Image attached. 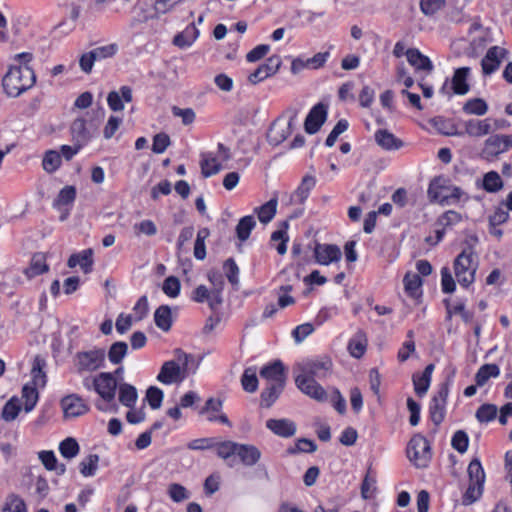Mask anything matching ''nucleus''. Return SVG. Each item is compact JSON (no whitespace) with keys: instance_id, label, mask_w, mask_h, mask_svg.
<instances>
[{"instance_id":"obj_17","label":"nucleus","mask_w":512,"mask_h":512,"mask_svg":"<svg viewBox=\"0 0 512 512\" xmlns=\"http://www.w3.org/2000/svg\"><path fill=\"white\" fill-rule=\"evenodd\" d=\"M505 55L506 50L504 48L498 46L489 48L486 55L481 60L483 73L485 75H490L495 72L499 68Z\"/></svg>"},{"instance_id":"obj_52","label":"nucleus","mask_w":512,"mask_h":512,"mask_svg":"<svg viewBox=\"0 0 512 512\" xmlns=\"http://www.w3.org/2000/svg\"><path fill=\"white\" fill-rule=\"evenodd\" d=\"M210 235L208 228H201L198 233L194 244V256L198 260H203L206 257L205 239Z\"/></svg>"},{"instance_id":"obj_50","label":"nucleus","mask_w":512,"mask_h":512,"mask_svg":"<svg viewBox=\"0 0 512 512\" xmlns=\"http://www.w3.org/2000/svg\"><path fill=\"white\" fill-rule=\"evenodd\" d=\"M241 385L244 391L253 393L258 388V378L255 367H248L241 377Z\"/></svg>"},{"instance_id":"obj_21","label":"nucleus","mask_w":512,"mask_h":512,"mask_svg":"<svg viewBox=\"0 0 512 512\" xmlns=\"http://www.w3.org/2000/svg\"><path fill=\"white\" fill-rule=\"evenodd\" d=\"M266 427L275 435L289 438L296 433V424L290 419H269L266 421Z\"/></svg>"},{"instance_id":"obj_29","label":"nucleus","mask_w":512,"mask_h":512,"mask_svg":"<svg viewBox=\"0 0 512 512\" xmlns=\"http://www.w3.org/2000/svg\"><path fill=\"white\" fill-rule=\"evenodd\" d=\"M70 132L73 142L79 143L82 146L86 145L91 139V134L87 130L86 121L83 118H77L72 122Z\"/></svg>"},{"instance_id":"obj_12","label":"nucleus","mask_w":512,"mask_h":512,"mask_svg":"<svg viewBox=\"0 0 512 512\" xmlns=\"http://www.w3.org/2000/svg\"><path fill=\"white\" fill-rule=\"evenodd\" d=\"M260 376L265 379L269 385L285 386V367L280 360H275L272 363L263 366L260 370Z\"/></svg>"},{"instance_id":"obj_33","label":"nucleus","mask_w":512,"mask_h":512,"mask_svg":"<svg viewBox=\"0 0 512 512\" xmlns=\"http://www.w3.org/2000/svg\"><path fill=\"white\" fill-rule=\"evenodd\" d=\"M48 269L46 256L43 253H35L31 258L29 267L25 270V274L28 278H33L47 272Z\"/></svg>"},{"instance_id":"obj_14","label":"nucleus","mask_w":512,"mask_h":512,"mask_svg":"<svg viewBox=\"0 0 512 512\" xmlns=\"http://www.w3.org/2000/svg\"><path fill=\"white\" fill-rule=\"evenodd\" d=\"M314 256L318 264L329 265L340 261L342 254L337 245L317 243L314 248Z\"/></svg>"},{"instance_id":"obj_57","label":"nucleus","mask_w":512,"mask_h":512,"mask_svg":"<svg viewBox=\"0 0 512 512\" xmlns=\"http://www.w3.org/2000/svg\"><path fill=\"white\" fill-rule=\"evenodd\" d=\"M445 0H420L421 12L426 16H432L444 8Z\"/></svg>"},{"instance_id":"obj_32","label":"nucleus","mask_w":512,"mask_h":512,"mask_svg":"<svg viewBox=\"0 0 512 512\" xmlns=\"http://www.w3.org/2000/svg\"><path fill=\"white\" fill-rule=\"evenodd\" d=\"M76 194L75 186H65L59 191L56 199L53 201V207L61 211L64 207L71 206L76 199Z\"/></svg>"},{"instance_id":"obj_24","label":"nucleus","mask_w":512,"mask_h":512,"mask_svg":"<svg viewBox=\"0 0 512 512\" xmlns=\"http://www.w3.org/2000/svg\"><path fill=\"white\" fill-rule=\"evenodd\" d=\"M188 448H253L246 444H238L232 441H219L216 438H203L192 441Z\"/></svg>"},{"instance_id":"obj_64","label":"nucleus","mask_w":512,"mask_h":512,"mask_svg":"<svg viewBox=\"0 0 512 512\" xmlns=\"http://www.w3.org/2000/svg\"><path fill=\"white\" fill-rule=\"evenodd\" d=\"M118 51V46L115 43L108 44L105 46L97 47L91 50V53L95 55V61L103 60L113 57Z\"/></svg>"},{"instance_id":"obj_39","label":"nucleus","mask_w":512,"mask_h":512,"mask_svg":"<svg viewBox=\"0 0 512 512\" xmlns=\"http://www.w3.org/2000/svg\"><path fill=\"white\" fill-rule=\"evenodd\" d=\"M138 394L136 388L128 383L119 385V401L126 407H133L137 401Z\"/></svg>"},{"instance_id":"obj_13","label":"nucleus","mask_w":512,"mask_h":512,"mask_svg":"<svg viewBox=\"0 0 512 512\" xmlns=\"http://www.w3.org/2000/svg\"><path fill=\"white\" fill-rule=\"evenodd\" d=\"M61 407L66 418L84 415L89 410L88 405L77 394H70L62 398Z\"/></svg>"},{"instance_id":"obj_35","label":"nucleus","mask_w":512,"mask_h":512,"mask_svg":"<svg viewBox=\"0 0 512 512\" xmlns=\"http://www.w3.org/2000/svg\"><path fill=\"white\" fill-rule=\"evenodd\" d=\"M199 31L193 23L189 24L186 29L174 36L173 44L185 48L192 45L195 39L198 37Z\"/></svg>"},{"instance_id":"obj_42","label":"nucleus","mask_w":512,"mask_h":512,"mask_svg":"<svg viewBox=\"0 0 512 512\" xmlns=\"http://www.w3.org/2000/svg\"><path fill=\"white\" fill-rule=\"evenodd\" d=\"M46 366V361L40 357L36 356L33 361L31 374H32V385L36 386H44L46 384V373L44 372V368Z\"/></svg>"},{"instance_id":"obj_19","label":"nucleus","mask_w":512,"mask_h":512,"mask_svg":"<svg viewBox=\"0 0 512 512\" xmlns=\"http://www.w3.org/2000/svg\"><path fill=\"white\" fill-rule=\"evenodd\" d=\"M132 100V89L129 86H121L118 91H111L107 96V104L114 112L122 111L124 103H129Z\"/></svg>"},{"instance_id":"obj_56","label":"nucleus","mask_w":512,"mask_h":512,"mask_svg":"<svg viewBox=\"0 0 512 512\" xmlns=\"http://www.w3.org/2000/svg\"><path fill=\"white\" fill-rule=\"evenodd\" d=\"M99 456L97 454H89L80 463V471L84 476H93L98 467Z\"/></svg>"},{"instance_id":"obj_30","label":"nucleus","mask_w":512,"mask_h":512,"mask_svg":"<svg viewBox=\"0 0 512 512\" xmlns=\"http://www.w3.org/2000/svg\"><path fill=\"white\" fill-rule=\"evenodd\" d=\"M316 185V178L313 175L307 174L305 175L300 185L297 187L295 192L293 193L292 199L296 203H303L309 196L310 191Z\"/></svg>"},{"instance_id":"obj_16","label":"nucleus","mask_w":512,"mask_h":512,"mask_svg":"<svg viewBox=\"0 0 512 512\" xmlns=\"http://www.w3.org/2000/svg\"><path fill=\"white\" fill-rule=\"evenodd\" d=\"M375 143L384 151L392 152L405 146L403 140L395 136L387 129H378L374 133Z\"/></svg>"},{"instance_id":"obj_49","label":"nucleus","mask_w":512,"mask_h":512,"mask_svg":"<svg viewBox=\"0 0 512 512\" xmlns=\"http://www.w3.org/2000/svg\"><path fill=\"white\" fill-rule=\"evenodd\" d=\"M406 292L411 297H418L421 294L422 279L418 274L407 273L403 279Z\"/></svg>"},{"instance_id":"obj_61","label":"nucleus","mask_w":512,"mask_h":512,"mask_svg":"<svg viewBox=\"0 0 512 512\" xmlns=\"http://www.w3.org/2000/svg\"><path fill=\"white\" fill-rule=\"evenodd\" d=\"M180 287L179 279L175 276H169L164 280L162 290L167 296L175 298L180 293Z\"/></svg>"},{"instance_id":"obj_55","label":"nucleus","mask_w":512,"mask_h":512,"mask_svg":"<svg viewBox=\"0 0 512 512\" xmlns=\"http://www.w3.org/2000/svg\"><path fill=\"white\" fill-rule=\"evenodd\" d=\"M497 406L494 404H483L476 411V418L481 423H488L495 419Z\"/></svg>"},{"instance_id":"obj_59","label":"nucleus","mask_w":512,"mask_h":512,"mask_svg":"<svg viewBox=\"0 0 512 512\" xmlns=\"http://www.w3.org/2000/svg\"><path fill=\"white\" fill-rule=\"evenodd\" d=\"M441 179H434L428 188V196L432 202H437L441 205V200L444 198L443 191L449 190V188L440 184Z\"/></svg>"},{"instance_id":"obj_4","label":"nucleus","mask_w":512,"mask_h":512,"mask_svg":"<svg viewBox=\"0 0 512 512\" xmlns=\"http://www.w3.org/2000/svg\"><path fill=\"white\" fill-rule=\"evenodd\" d=\"M106 353L102 348H93L87 351H79L74 355L73 363L78 374L92 373L102 368L105 363Z\"/></svg>"},{"instance_id":"obj_15","label":"nucleus","mask_w":512,"mask_h":512,"mask_svg":"<svg viewBox=\"0 0 512 512\" xmlns=\"http://www.w3.org/2000/svg\"><path fill=\"white\" fill-rule=\"evenodd\" d=\"M327 117V108L324 104H316L308 113L305 119V131L308 134H315L324 124Z\"/></svg>"},{"instance_id":"obj_37","label":"nucleus","mask_w":512,"mask_h":512,"mask_svg":"<svg viewBox=\"0 0 512 512\" xmlns=\"http://www.w3.org/2000/svg\"><path fill=\"white\" fill-rule=\"evenodd\" d=\"M500 369L496 364H484L482 365L475 374L476 385L481 387L484 386L491 377H498Z\"/></svg>"},{"instance_id":"obj_31","label":"nucleus","mask_w":512,"mask_h":512,"mask_svg":"<svg viewBox=\"0 0 512 512\" xmlns=\"http://www.w3.org/2000/svg\"><path fill=\"white\" fill-rule=\"evenodd\" d=\"M278 206V198L274 196L268 202L254 209L259 221L263 224L269 223L275 216Z\"/></svg>"},{"instance_id":"obj_58","label":"nucleus","mask_w":512,"mask_h":512,"mask_svg":"<svg viewBox=\"0 0 512 512\" xmlns=\"http://www.w3.org/2000/svg\"><path fill=\"white\" fill-rule=\"evenodd\" d=\"M163 397V391L156 386H150L146 391V399L148 404L154 410L161 407Z\"/></svg>"},{"instance_id":"obj_2","label":"nucleus","mask_w":512,"mask_h":512,"mask_svg":"<svg viewBox=\"0 0 512 512\" xmlns=\"http://www.w3.org/2000/svg\"><path fill=\"white\" fill-rule=\"evenodd\" d=\"M299 111V108L290 106L271 123L266 136L270 145L278 146L292 134Z\"/></svg>"},{"instance_id":"obj_34","label":"nucleus","mask_w":512,"mask_h":512,"mask_svg":"<svg viewBox=\"0 0 512 512\" xmlns=\"http://www.w3.org/2000/svg\"><path fill=\"white\" fill-rule=\"evenodd\" d=\"M154 322L156 326L164 332H167L171 329L172 314L168 305H161L155 310Z\"/></svg>"},{"instance_id":"obj_26","label":"nucleus","mask_w":512,"mask_h":512,"mask_svg":"<svg viewBox=\"0 0 512 512\" xmlns=\"http://www.w3.org/2000/svg\"><path fill=\"white\" fill-rule=\"evenodd\" d=\"M181 1L182 0H155L153 11L151 13H145L141 21L147 22L149 20L159 19L162 15L172 11Z\"/></svg>"},{"instance_id":"obj_1","label":"nucleus","mask_w":512,"mask_h":512,"mask_svg":"<svg viewBox=\"0 0 512 512\" xmlns=\"http://www.w3.org/2000/svg\"><path fill=\"white\" fill-rule=\"evenodd\" d=\"M36 83L34 70L26 65H10L2 78V87L8 97L16 98Z\"/></svg>"},{"instance_id":"obj_48","label":"nucleus","mask_w":512,"mask_h":512,"mask_svg":"<svg viewBox=\"0 0 512 512\" xmlns=\"http://www.w3.org/2000/svg\"><path fill=\"white\" fill-rule=\"evenodd\" d=\"M463 111L468 115L482 116L487 113L488 105L482 98H473L464 104Z\"/></svg>"},{"instance_id":"obj_51","label":"nucleus","mask_w":512,"mask_h":512,"mask_svg":"<svg viewBox=\"0 0 512 512\" xmlns=\"http://www.w3.org/2000/svg\"><path fill=\"white\" fill-rule=\"evenodd\" d=\"M200 165L201 172L204 177L215 175L221 170V164L218 160L215 157L206 154L202 155Z\"/></svg>"},{"instance_id":"obj_3","label":"nucleus","mask_w":512,"mask_h":512,"mask_svg":"<svg viewBox=\"0 0 512 512\" xmlns=\"http://www.w3.org/2000/svg\"><path fill=\"white\" fill-rule=\"evenodd\" d=\"M478 256L472 247H467L454 260V273L458 283L468 288L475 281Z\"/></svg>"},{"instance_id":"obj_28","label":"nucleus","mask_w":512,"mask_h":512,"mask_svg":"<svg viewBox=\"0 0 512 512\" xmlns=\"http://www.w3.org/2000/svg\"><path fill=\"white\" fill-rule=\"evenodd\" d=\"M406 57L409 64L415 67L417 70H423L427 72H431L433 70V64L431 60L416 48L407 49Z\"/></svg>"},{"instance_id":"obj_38","label":"nucleus","mask_w":512,"mask_h":512,"mask_svg":"<svg viewBox=\"0 0 512 512\" xmlns=\"http://www.w3.org/2000/svg\"><path fill=\"white\" fill-rule=\"evenodd\" d=\"M285 386L267 385L261 392L260 404L262 407L270 408L279 398Z\"/></svg>"},{"instance_id":"obj_11","label":"nucleus","mask_w":512,"mask_h":512,"mask_svg":"<svg viewBox=\"0 0 512 512\" xmlns=\"http://www.w3.org/2000/svg\"><path fill=\"white\" fill-rule=\"evenodd\" d=\"M281 58L278 55L269 57L265 63L261 64L254 72L248 76V81L256 85L261 81L277 73L281 66Z\"/></svg>"},{"instance_id":"obj_10","label":"nucleus","mask_w":512,"mask_h":512,"mask_svg":"<svg viewBox=\"0 0 512 512\" xmlns=\"http://www.w3.org/2000/svg\"><path fill=\"white\" fill-rule=\"evenodd\" d=\"M96 391L97 394L105 401L112 402L115 399L117 390V380L113 373L101 372L96 376Z\"/></svg>"},{"instance_id":"obj_45","label":"nucleus","mask_w":512,"mask_h":512,"mask_svg":"<svg viewBox=\"0 0 512 512\" xmlns=\"http://www.w3.org/2000/svg\"><path fill=\"white\" fill-rule=\"evenodd\" d=\"M36 387V385L27 383L22 388V399L24 400L26 412H30L38 402L39 394Z\"/></svg>"},{"instance_id":"obj_44","label":"nucleus","mask_w":512,"mask_h":512,"mask_svg":"<svg viewBox=\"0 0 512 512\" xmlns=\"http://www.w3.org/2000/svg\"><path fill=\"white\" fill-rule=\"evenodd\" d=\"M128 352V345L126 342L117 341L113 343L107 353L109 361L114 364H120Z\"/></svg>"},{"instance_id":"obj_53","label":"nucleus","mask_w":512,"mask_h":512,"mask_svg":"<svg viewBox=\"0 0 512 512\" xmlns=\"http://www.w3.org/2000/svg\"><path fill=\"white\" fill-rule=\"evenodd\" d=\"M284 229L276 230L271 235V241L272 242H278L279 244L276 246V250L280 255H284L287 251V242H288V236L286 233V229L288 228V223H283Z\"/></svg>"},{"instance_id":"obj_54","label":"nucleus","mask_w":512,"mask_h":512,"mask_svg":"<svg viewBox=\"0 0 512 512\" xmlns=\"http://www.w3.org/2000/svg\"><path fill=\"white\" fill-rule=\"evenodd\" d=\"M462 221V215L454 210H448L443 213L438 219L436 224L443 228H450Z\"/></svg>"},{"instance_id":"obj_43","label":"nucleus","mask_w":512,"mask_h":512,"mask_svg":"<svg viewBox=\"0 0 512 512\" xmlns=\"http://www.w3.org/2000/svg\"><path fill=\"white\" fill-rule=\"evenodd\" d=\"M255 226L256 221L254 216L247 215L242 217L236 226V235L238 239L242 242L246 241Z\"/></svg>"},{"instance_id":"obj_27","label":"nucleus","mask_w":512,"mask_h":512,"mask_svg":"<svg viewBox=\"0 0 512 512\" xmlns=\"http://www.w3.org/2000/svg\"><path fill=\"white\" fill-rule=\"evenodd\" d=\"M67 265L70 268L80 265L85 274L90 273L93 266V250L85 249L80 253L72 254L68 259Z\"/></svg>"},{"instance_id":"obj_9","label":"nucleus","mask_w":512,"mask_h":512,"mask_svg":"<svg viewBox=\"0 0 512 512\" xmlns=\"http://www.w3.org/2000/svg\"><path fill=\"white\" fill-rule=\"evenodd\" d=\"M295 384L303 394L316 401L323 402L327 399L325 389L312 377L295 373Z\"/></svg>"},{"instance_id":"obj_18","label":"nucleus","mask_w":512,"mask_h":512,"mask_svg":"<svg viewBox=\"0 0 512 512\" xmlns=\"http://www.w3.org/2000/svg\"><path fill=\"white\" fill-rule=\"evenodd\" d=\"M507 152V144L501 134H495L485 140L481 155L487 160H493Z\"/></svg>"},{"instance_id":"obj_40","label":"nucleus","mask_w":512,"mask_h":512,"mask_svg":"<svg viewBox=\"0 0 512 512\" xmlns=\"http://www.w3.org/2000/svg\"><path fill=\"white\" fill-rule=\"evenodd\" d=\"M62 164V158L58 151L47 150L42 159V168L49 174L57 171Z\"/></svg>"},{"instance_id":"obj_41","label":"nucleus","mask_w":512,"mask_h":512,"mask_svg":"<svg viewBox=\"0 0 512 512\" xmlns=\"http://www.w3.org/2000/svg\"><path fill=\"white\" fill-rule=\"evenodd\" d=\"M407 458L418 469L426 468L432 458L431 450H406Z\"/></svg>"},{"instance_id":"obj_6","label":"nucleus","mask_w":512,"mask_h":512,"mask_svg":"<svg viewBox=\"0 0 512 512\" xmlns=\"http://www.w3.org/2000/svg\"><path fill=\"white\" fill-rule=\"evenodd\" d=\"M333 363L329 357L307 359L297 363L294 373L312 377L314 379L326 378L332 371Z\"/></svg>"},{"instance_id":"obj_46","label":"nucleus","mask_w":512,"mask_h":512,"mask_svg":"<svg viewBox=\"0 0 512 512\" xmlns=\"http://www.w3.org/2000/svg\"><path fill=\"white\" fill-rule=\"evenodd\" d=\"M20 411H21V400L18 397L13 396L3 406L2 413H1L2 419L7 422L13 421L16 419V417L18 416Z\"/></svg>"},{"instance_id":"obj_62","label":"nucleus","mask_w":512,"mask_h":512,"mask_svg":"<svg viewBox=\"0 0 512 512\" xmlns=\"http://www.w3.org/2000/svg\"><path fill=\"white\" fill-rule=\"evenodd\" d=\"M39 458L42 461L43 465L48 470H60L64 472V465H57V459L52 450H42L39 453Z\"/></svg>"},{"instance_id":"obj_20","label":"nucleus","mask_w":512,"mask_h":512,"mask_svg":"<svg viewBox=\"0 0 512 512\" xmlns=\"http://www.w3.org/2000/svg\"><path fill=\"white\" fill-rule=\"evenodd\" d=\"M182 379L181 366L174 360L164 362L157 375V380L166 385L181 382Z\"/></svg>"},{"instance_id":"obj_8","label":"nucleus","mask_w":512,"mask_h":512,"mask_svg":"<svg viewBox=\"0 0 512 512\" xmlns=\"http://www.w3.org/2000/svg\"><path fill=\"white\" fill-rule=\"evenodd\" d=\"M218 456L229 466L254 465L260 459L259 450H218Z\"/></svg>"},{"instance_id":"obj_63","label":"nucleus","mask_w":512,"mask_h":512,"mask_svg":"<svg viewBox=\"0 0 512 512\" xmlns=\"http://www.w3.org/2000/svg\"><path fill=\"white\" fill-rule=\"evenodd\" d=\"M441 288L443 293L446 294H451L456 289L455 281L448 267H442L441 269Z\"/></svg>"},{"instance_id":"obj_22","label":"nucleus","mask_w":512,"mask_h":512,"mask_svg":"<svg viewBox=\"0 0 512 512\" xmlns=\"http://www.w3.org/2000/svg\"><path fill=\"white\" fill-rule=\"evenodd\" d=\"M491 119H469L463 123L465 133L471 137H483L493 131Z\"/></svg>"},{"instance_id":"obj_7","label":"nucleus","mask_w":512,"mask_h":512,"mask_svg":"<svg viewBox=\"0 0 512 512\" xmlns=\"http://www.w3.org/2000/svg\"><path fill=\"white\" fill-rule=\"evenodd\" d=\"M449 391V382H443L439 385L436 394L431 399L429 413L431 421L436 426L440 425L445 419Z\"/></svg>"},{"instance_id":"obj_23","label":"nucleus","mask_w":512,"mask_h":512,"mask_svg":"<svg viewBox=\"0 0 512 512\" xmlns=\"http://www.w3.org/2000/svg\"><path fill=\"white\" fill-rule=\"evenodd\" d=\"M469 74V67H460L454 71L453 77L451 79V89L454 94L465 95L469 92L470 85L467 82Z\"/></svg>"},{"instance_id":"obj_36","label":"nucleus","mask_w":512,"mask_h":512,"mask_svg":"<svg viewBox=\"0 0 512 512\" xmlns=\"http://www.w3.org/2000/svg\"><path fill=\"white\" fill-rule=\"evenodd\" d=\"M504 183L496 171H489L482 178L481 187L488 193H497L502 190Z\"/></svg>"},{"instance_id":"obj_47","label":"nucleus","mask_w":512,"mask_h":512,"mask_svg":"<svg viewBox=\"0 0 512 512\" xmlns=\"http://www.w3.org/2000/svg\"><path fill=\"white\" fill-rule=\"evenodd\" d=\"M367 340L361 332L357 333L348 343V350L354 358H360L366 351Z\"/></svg>"},{"instance_id":"obj_60","label":"nucleus","mask_w":512,"mask_h":512,"mask_svg":"<svg viewBox=\"0 0 512 512\" xmlns=\"http://www.w3.org/2000/svg\"><path fill=\"white\" fill-rule=\"evenodd\" d=\"M1 512H26V504L20 497L10 495Z\"/></svg>"},{"instance_id":"obj_25","label":"nucleus","mask_w":512,"mask_h":512,"mask_svg":"<svg viewBox=\"0 0 512 512\" xmlns=\"http://www.w3.org/2000/svg\"><path fill=\"white\" fill-rule=\"evenodd\" d=\"M434 364H429L425 367L421 374L415 373L412 377L414 390L420 397L425 395L430 387L432 373L434 371Z\"/></svg>"},{"instance_id":"obj_5","label":"nucleus","mask_w":512,"mask_h":512,"mask_svg":"<svg viewBox=\"0 0 512 512\" xmlns=\"http://www.w3.org/2000/svg\"><path fill=\"white\" fill-rule=\"evenodd\" d=\"M469 486L464 494L463 503L472 504L481 495L485 479L484 470L478 459H473L468 466Z\"/></svg>"}]
</instances>
